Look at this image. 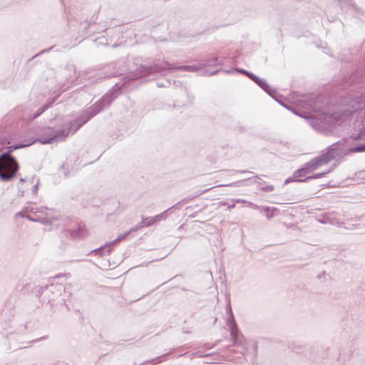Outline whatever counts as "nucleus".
I'll return each instance as SVG.
<instances>
[{
  "label": "nucleus",
  "instance_id": "20e7f679",
  "mask_svg": "<svg viewBox=\"0 0 365 365\" xmlns=\"http://www.w3.org/2000/svg\"><path fill=\"white\" fill-rule=\"evenodd\" d=\"M346 156V153H341L337 148H331V145H329L326 152H324L320 155L316 157L314 163L319 168L327 165L332 160H339Z\"/></svg>",
  "mask_w": 365,
  "mask_h": 365
},
{
  "label": "nucleus",
  "instance_id": "09e8293b",
  "mask_svg": "<svg viewBox=\"0 0 365 365\" xmlns=\"http://www.w3.org/2000/svg\"><path fill=\"white\" fill-rule=\"evenodd\" d=\"M24 181H25V179H24V178H20V182H24Z\"/></svg>",
  "mask_w": 365,
  "mask_h": 365
},
{
  "label": "nucleus",
  "instance_id": "b1692460",
  "mask_svg": "<svg viewBox=\"0 0 365 365\" xmlns=\"http://www.w3.org/2000/svg\"><path fill=\"white\" fill-rule=\"evenodd\" d=\"M154 218H153V217H143V220H144L145 222V225H146V227H148V226H150L152 225L153 224H154Z\"/></svg>",
  "mask_w": 365,
  "mask_h": 365
},
{
  "label": "nucleus",
  "instance_id": "4be33fe9",
  "mask_svg": "<svg viewBox=\"0 0 365 365\" xmlns=\"http://www.w3.org/2000/svg\"><path fill=\"white\" fill-rule=\"evenodd\" d=\"M26 218L28 219L30 221H33V222H36V221H39V220L38 219H34L33 217H31L30 215H27L26 216ZM40 222H41L42 223H44V224H51V220H48V219H43V220H41Z\"/></svg>",
  "mask_w": 365,
  "mask_h": 365
},
{
  "label": "nucleus",
  "instance_id": "a19ab883",
  "mask_svg": "<svg viewBox=\"0 0 365 365\" xmlns=\"http://www.w3.org/2000/svg\"><path fill=\"white\" fill-rule=\"evenodd\" d=\"M48 338V336H41L37 339H36L34 341H42V340H45Z\"/></svg>",
  "mask_w": 365,
  "mask_h": 365
},
{
  "label": "nucleus",
  "instance_id": "6ab92c4d",
  "mask_svg": "<svg viewBox=\"0 0 365 365\" xmlns=\"http://www.w3.org/2000/svg\"><path fill=\"white\" fill-rule=\"evenodd\" d=\"M53 287V282H52L50 284H46L44 287H40L36 291V295L39 297L40 295L43 293V290H47L50 289V292H53L51 288Z\"/></svg>",
  "mask_w": 365,
  "mask_h": 365
},
{
  "label": "nucleus",
  "instance_id": "473e14b6",
  "mask_svg": "<svg viewBox=\"0 0 365 365\" xmlns=\"http://www.w3.org/2000/svg\"><path fill=\"white\" fill-rule=\"evenodd\" d=\"M233 201L235 203H245V204H247V202H248L247 200H243V199H235V200H233Z\"/></svg>",
  "mask_w": 365,
  "mask_h": 365
},
{
  "label": "nucleus",
  "instance_id": "f8f14e48",
  "mask_svg": "<svg viewBox=\"0 0 365 365\" xmlns=\"http://www.w3.org/2000/svg\"><path fill=\"white\" fill-rule=\"evenodd\" d=\"M217 57L212 56L205 60H200L198 61L200 68L202 69L205 67H212L218 65Z\"/></svg>",
  "mask_w": 365,
  "mask_h": 365
},
{
  "label": "nucleus",
  "instance_id": "49530a36",
  "mask_svg": "<svg viewBox=\"0 0 365 365\" xmlns=\"http://www.w3.org/2000/svg\"><path fill=\"white\" fill-rule=\"evenodd\" d=\"M61 275H58V274H56L54 277H53V280L54 281L56 279L58 278L59 277H61Z\"/></svg>",
  "mask_w": 365,
  "mask_h": 365
},
{
  "label": "nucleus",
  "instance_id": "1a4fd4ad",
  "mask_svg": "<svg viewBox=\"0 0 365 365\" xmlns=\"http://www.w3.org/2000/svg\"><path fill=\"white\" fill-rule=\"evenodd\" d=\"M227 326H229L230 330V335L231 338L234 342L235 344L237 343V337H238V329L237 323L235 322L234 319V316L232 313L231 312L230 317L227 319Z\"/></svg>",
  "mask_w": 365,
  "mask_h": 365
},
{
  "label": "nucleus",
  "instance_id": "4468645a",
  "mask_svg": "<svg viewBox=\"0 0 365 365\" xmlns=\"http://www.w3.org/2000/svg\"><path fill=\"white\" fill-rule=\"evenodd\" d=\"M309 123L315 130H321L323 129L324 123L319 119L312 118L309 120Z\"/></svg>",
  "mask_w": 365,
  "mask_h": 365
},
{
  "label": "nucleus",
  "instance_id": "bb28decb",
  "mask_svg": "<svg viewBox=\"0 0 365 365\" xmlns=\"http://www.w3.org/2000/svg\"><path fill=\"white\" fill-rule=\"evenodd\" d=\"M24 211L26 212H34V213H36V212H41L37 208H34V207L30 206V205L24 207Z\"/></svg>",
  "mask_w": 365,
  "mask_h": 365
},
{
  "label": "nucleus",
  "instance_id": "f704fd0d",
  "mask_svg": "<svg viewBox=\"0 0 365 365\" xmlns=\"http://www.w3.org/2000/svg\"><path fill=\"white\" fill-rule=\"evenodd\" d=\"M18 187H19V195L21 197L24 196L25 190L20 186H18Z\"/></svg>",
  "mask_w": 365,
  "mask_h": 365
},
{
  "label": "nucleus",
  "instance_id": "5701e85b",
  "mask_svg": "<svg viewBox=\"0 0 365 365\" xmlns=\"http://www.w3.org/2000/svg\"><path fill=\"white\" fill-rule=\"evenodd\" d=\"M246 180H239V181H237V182H232L230 184L224 185L223 186H232V187L242 186V185H245Z\"/></svg>",
  "mask_w": 365,
  "mask_h": 365
},
{
  "label": "nucleus",
  "instance_id": "dca6fc26",
  "mask_svg": "<svg viewBox=\"0 0 365 365\" xmlns=\"http://www.w3.org/2000/svg\"><path fill=\"white\" fill-rule=\"evenodd\" d=\"M336 166V164L334 163L333 165V167L332 168L328 170L327 171H325V172H323V173H317V174H315V175H313L312 176H309V177H307L304 180H301L302 182H304V181H307L309 180H312V179H318V178H320L322 177H323L324 175L330 173L335 167Z\"/></svg>",
  "mask_w": 365,
  "mask_h": 365
},
{
  "label": "nucleus",
  "instance_id": "603ef678",
  "mask_svg": "<svg viewBox=\"0 0 365 365\" xmlns=\"http://www.w3.org/2000/svg\"><path fill=\"white\" fill-rule=\"evenodd\" d=\"M158 87H162V86H163V85L160 84V83H158Z\"/></svg>",
  "mask_w": 365,
  "mask_h": 365
},
{
  "label": "nucleus",
  "instance_id": "864d4df0",
  "mask_svg": "<svg viewBox=\"0 0 365 365\" xmlns=\"http://www.w3.org/2000/svg\"><path fill=\"white\" fill-rule=\"evenodd\" d=\"M62 288H63L62 286H60L59 291H61Z\"/></svg>",
  "mask_w": 365,
  "mask_h": 365
},
{
  "label": "nucleus",
  "instance_id": "0eeeda50",
  "mask_svg": "<svg viewBox=\"0 0 365 365\" xmlns=\"http://www.w3.org/2000/svg\"><path fill=\"white\" fill-rule=\"evenodd\" d=\"M130 232H126L123 234H121L118 235V237L115 240H113L112 242H107L103 246H101L97 249L92 250L91 253L94 255H102L103 252L105 250H106L107 253H110L112 247L116 245L118 242L124 240L128 236Z\"/></svg>",
  "mask_w": 365,
  "mask_h": 365
},
{
  "label": "nucleus",
  "instance_id": "7c9ffc66",
  "mask_svg": "<svg viewBox=\"0 0 365 365\" xmlns=\"http://www.w3.org/2000/svg\"><path fill=\"white\" fill-rule=\"evenodd\" d=\"M97 44H102V45H108V41L107 39H105V38H100L98 40H96Z\"/></svg>",
  "mask_w": 365,
  "mask_h": 365
},
{
  "label": "nucleus",
  "instance_id": "2f4dec72",
  "mask_svg": "<svg viewBox=\"0 0 365 365\" xmlns=\"http://www.w3.org/2000/svg\"><path fill=\"white\" fill-rule=\"evenodd\" d=\"M25 212H25V211H24V210L23 209L21 211H20V212H17V213L16 214V217H19H19H26V216L27 215H26V214H25Z\"/></svg>",
  "mask_w": 365,
  "mask_h": 365
},
{
  "label": "nucleus",
  "instance_id": "2eb2a0df",
  "mask_svg": "<svg viewBox=\"0 0 365 365\" xmlns=\"http://www.w3.org/2000/svg\"><path fill=\"white\" fill-rule=\"evenodd\" d=\"M85 228L82 226H78V227L71 231V235L72 237H83L85 235Z\"/></svg>",
  "mask_w": 365,
  "mask_h": 365
},
{
  "label": "nucleus",
  "instance_id": "5fc2aeb1",
  "mask_svg": "<svg viewBox=\"0 0 365 365\" xmlns=\"http://www.w3.org/2000/svg\"><path fill=\"white\" fill-rule=\"evenodd\" d=\"M134 365H136V364H134Z\"/></svg>",
  "mask_w": 365,
  "mask_h": 365
},
{
  "label": "nucleus",
  "instance_id": "7ed1b4c3",
  "mask_svg": "<svg viewBox=\"0 0 365 365\" xmlns=\"http://www.w3.org/2000/svg\"><path fill=\"white\" fill-rule=\"evenodd\" d=\"M116 97L117 95L114 91L108 92L96 103L83 110L74 121L66 123L64 125L65 128L69 133L72 131L74 133L91 118L108 108Z\"/></svg>",
  "mask_w": 365,
  "mask_h": 365
},
{
  "label": "nucleus",
  "instance_id": "f3484780",
  "mask_svg": "<svg viewBox=\"0 0 365 365\" xmlns=\"http://www.w3.org/2000/svg\"><path fill=\"white\" fill-rule=\"evenodd\" d=\"M317 221L322 224L331 223V214L328 212L324 213L321 217L317 219Z\"/></svg>",
  "mask_w": 365,
  "mask_h": 365
},
{
  "label": "nucleus",
  "instance_id": "58836bf2",
  "mask_svg": "<svg viewBox=\"0 0 365 365\" xmlns=\"http://www.w3.org/2000/svg\"><path fill=\"white\" fill-rule=\"evenodd\" d=\"M232 173H250V172L248 170H232Z\"/></svg>",
  "mask_w": 365,
  "mask_h": 365
},
{
  "label": "nucleus",
  "instance_id": "412c9836",
  "mask_svg": "<svg viewBox=\"0 0 365 365\" xmlns=\"http://www.w3.org/2000/svg\"><path fill=\"white\" fill-rule=\"evenodd\" d=\"M48 108V106L45 105L40 108L38 111L34 114L32 119H35L38 118L40 115H41L46 109Z\"/></svg>",
  "mask_w": 365,
  "mask_h": 365
},
{
  "label": "nucleus",
  "instance_id": "a211bd4d",
  "mask_svg": "<svg viewBox=\"0 0 365 365\" xmlns=\"http://www.w3.org/2000/svg\"><path fill=\"white\" fill-rule=\"evenodd\" d=\"M222 71L226 73H233V72H239L240 73L245 74L250 79V76H251L250 75H254V73H252L251 72H249V71H247L246 70L242 69V68H237L235 71H232V70H222Z\"/></svg>",
  "mask_w": 365,
  "mask_h": 365
},
{
  "label": "nucleus",
  "instance_id": "c03bdc74",
  "mask_svg": "<svg viewBox=\"0 0 365 365\" xmlns=\"http://www.w3.org/2000/svg\"><path fill=\"white\" fill-rule=\"evenodd\" d=\"M235 207V203H233V204H232V205L228 206V209L229 210L233 209Z\"/></svg>",
  "mask_w": 365,
  "mask_h": 365
},
{
  "label": "nucleus",
  "instance_id": "3c124183",
  "mask_svg": "<svg viewBox=\"0 0 365 365\" xmlns=\"http://www.w3.org/2000/svg\"><path fill=\"white\" fill-rule=\"evenodd\" d=\"M254 178H255V179H259V180H260V178H259L258 175H255Z\"/></svg>",
  "mask_w": 365,
  "mask_h": 365
},
{
  "label": "nucleus",
  "instance_id": "9d476101",
  "mask_svg": "<svg viewBox=\"0 0 365 365\" xmlns=\"http://www.w3.org/2000/svg\"><path fill=\"white\" fill-rule=\"evenodd\" d=\"M363 80L364 77L362 76H361L359 79V72L357 71L356 73L351 74L348 78L344 77L341 81V84L343 88H345L346 87L350 86L356 81H362Z\"/></svg>",
  "mask_w": 365,
  "mask_h": 365
},
{
  "label": "nucleus",
  "instance_id": "cd10ccee",
  "mask_svg": "<svg viewBox=\"0 0 365 365\" xmlns=\"http://www.w3.org/2000/svg\"><path fill=\"white\" fill-rule=\"evenodd\" d=\"M260 189L264 192H271L274 190V186L273 185H264L262 186Z\"/></svg>",
  "mask_w": 365,
  "mask_h": 365
},
{
  "label": "nucleus",
  "instance_id": "79ce46f5",
  "mask_svg": "<svg viewBox=\"0 0 365 365\" xmlns=\"http://www.w3.org/2000/svg\"><path fill=\"white\" fill-rule=\"evenodd\" d=\"M6 143L3 141H0V151L4 148Z\"/></svg>",
  "mask_w": 365,
  "mask_h": 365
},
{
  "label": "nucleus",
  "instance_id": "c9c22d12",
  "mask_svg": "<svg viewBox=\"0 0 365 365\" xmlns=\"http://www.w3.org/2000/svg\"><path fill=\"white\" fill-rule=\"evenodd\" d=\"M38 189V182H37L34 187H33V193H36L37 190Z\"/></svg>",
  "mask_w": 365,
  "mask_h": 365
},
{
  "label": "nucleus",
  "instance_id": "ddd939ff",
  "mask_svg": "<svg viewBox=\"0 0 365 365\" xmlns=\"http://www.w3.org/2000/svg\"><path fill=\"white\" fill-rule=\"evenodd\" d=\"M171 354L170 352L169 353H166V354H164L161 356H157L155 358H153L152 359H150V360H148L142 364H140V365H145L147 364H149L150 365H155L157 364H160L163 361H165L167 360L168 356H170Z\"/></svg>",
  "mask_w": 365,
  "mask_h": 365
},
{
  "label": "nucleus",
  "instance_id": "de8ad7c7",
  "mask_svg": "<svg viewBox=\"0 0 365 365\" xmlns=\"http://www.w3.org/2000/svg\"><path fill=\"white\" fill-rule=\"evenodd\" d=\"M267 217L269 219L272 217V215H270V214H267Z\"/></svg>",
  "mask_w": 365,
  "mask_h": 365
},
{
  "label": "nucleus",
  "instance_id": "a18cd8bd",
  "mask_svg": "<svg viewBox=\"0 0 365 365\" xmlns=\"http://www.w3.org/2000/svg\"><path fill=\"white\" fill-rule=\"evenodd\" d=\"M264 211L267 212V214H268L269 212V207H265Z\"/></svg>",
  "mask_w": 365,
  "mask_h": 365
},
{
  "label": "nucleus",
  "instance_id": "e433bc0d",
  "mask_svg": "<svg viewBox=\"0 0 365 365\" xmlns=\"http://www.w3.org/2000/svg\"><path fill=\"white\" fill-rule=\"evenodd\" d=\"M137 226L138 227L139 229L146 227L144 220H142Z\"/></svg>",
  "mask_w": 365,
  "mask_h": 365
},
{
  "label": "nucleus",
  "instance_id": "72a5a7b5",
  "mask_svg": "<svg viewBox=\"0 0 365 365\" xmlns=\"http://www.w3.org/2000/svg\"><path fill=\"white\" fill-rule=\"evenodd\" d=\"M247 205L248 206H250V207L253 208V209H258L259 208L257 205H256L255 203H252L251 202H249V201H248V202H247Z\"/></svg>",
  "mask_w": 365,
  "mask_h": 365
},
{
  "label": "nucleus",
  "instance_id": "39448f33",
  "mask_svg": "<svg viewBox=\"0 0 365 365\" xmlns=\"http://www.w3.org/2000/svg\"><path fill=\"white\" fill-rule=\"evenodd\" d=\"M315 162H316V160L314 158L312 160H310L309 162L307 163L304 168H302L298 169L296 171H294V173L292 174V175L290 176L289 178H288L284 181V184H287V183L294 182V181L301 182L300 181L301 180H299V178L304 177L307 174H308L319 168V166H317V165H315V163H314Z\"/></svg>",
  "mask_w": 365,
  "mask_h": 365
},
{
  "label": "nucleus",
  "instance_id": "f03ea898",
  "mask_svg": "<svg viewBox=\"0 0 365 365\" xmlns=\"http://www.w3.org/2000/svg\"><path fill=\"white\" fill-rule=\"evenodd\" d=\"M200 69L199 63L197 65L191 66H171V65L167 61H156L149 66L140 64L135 71L128 73L123 78V82L121 84H120V83H116L115 86L117 88V90H119L123 85L127 83L131 80L140 78H148L156 73L165 74L167 71L174 70L185 72H196Z\"/></svg>",
  "mask_w": 365,
  "mask_h": 365
},
{
  "label": "nucleus",
  "instance_id": "c756f323",
  "mask_svg": "<svg viewBox=\"0 0 365 365\" xmlns=\"http://www.w3.org/2000/svg\"><path fill=\"white\" fill-rule=\"evenodd\" d=\"M119 75H121V73H120L119 71H114L113 73H106L104 76V77L105 78H111L113 76H119Z\"/></svg>",
  "mask_w": 365,
  "mask_h": 365
},
{
  "label": "nucleus",
  "instance_id": "37998d69",
  "mask_svg": "<svg viewBox=\"0 0 365 365\" xmlns=\"http://www.w3.org/2000/svg\"><path fill=\"white\" fill-rule=\"evenodd\" d=\"M332 132V129L331 128H329V130L325 129V133L326 135H329V133Z\"/></svg>",
  "mask_w": 365,
  "mask_h": 365
},
{
  "label": "nucleus",
  "instance_id": "4c0bfd02",
  "mask_svg": "<svg viewBox=\"0 0 365 365\" xmlns=\"http://www.w3.org/2000/svg\"><path fill=\"white\" fill-rule=\"evenodd\" d=\"M27 329H28L27 324H24L22 326V327L21 328L20 331H22V332L23 331H26L27 330Z\"/></svg>",
  "mask_w": 365,
  "mask_h": 365
},
{
  "label": "nucleus",
  "instance_id": "ea45409f",
  "mask_svg": "<svg viewBox=\"0 0 365 365\" xmlns=\"http://www.w3.org/2000/svg\"><path fill=\"white\" fill-rule=\"evenodd\" d=\"M140 230L138 228V227L136 225L135 227H133L131 228L130 230H128V232H130V233L133 232H135L137 230Z\"/></svg>",
  "mask_w": 365,
  "mask_h": 365
},
{
  "label": "nucleus",
  "instance_id": "a878e982",
  "mask_svg": "<svg viewBox=\"0 0 365 365\" xmlns=\"http://www.w3.org/2000/svg\"><path fill=\"white\" fill-rule=\"evenodd\" d=\"M351 151L359 153L365 152V144H361L358 146L354 147Z\"/></svg>",
  "mask_w": 365,
  "mask_h": 365
},
{
  "label": "nucleus",
  "instance_id": "c85d7f7f",
  "mask_svg": "<svg viewBox=\"0 0 365 365\" xmlns=\"http://www.w3.org/2000/svg\"><path fill=\"white\" fill-rule=\"evenodd\" d=\"M220 71V69H216V70L212 71H209L208 70H205V71H203V75H205V76H212V75H215L217 73H218Z\"/></svg>",
  "mask_w": 365,
  "mask_h": 365
},
{
  "label": "nucleus",
  "instance_id": "9b49d317",
  "mask_svg": "<svg viewBox=\"0 0 365 365\" xmlns=\"http://www.w3.org/2000/svg\"><path fill=\"white\" fill-rule=\"evenodd\" d=\"M331 148H337L341 153H346V155L354 153L351 151L354 148H346V140L344 138L333 143Z\"/></svg>",
  "mask_w": 365,
  "mask_h": 365
},
{
  "label": "nucleus",
  "instance_id": "6e6552de",
  "mask_svg": "<svg viewBox=\"0 0 365 365\" xmlns=\"http://www.w3.org/2000/svg\"><path fill=\"white\" fill-rule=\"evenodd\" d=\"M250 79L253 81L256 84H257L260 88H262L267 93H268L270 96H272L273 98H274L277 102H279L283 107L290 109L289 106L284 104L283 103L278 101L277 98H274L273 94L275 93V91L272 89L271 87L269 86V84L267 83V81L263 79L260 78L256 75H250Z\"/></svg>",
  "mask_w": 365,
  "mask_h": 365
},
{
  "label": "nucleus",
  "instance_id": "aec40b11",
  "mask_svg": "<svg viewBox=\"0 0 365 365\" xmlns=\"http://www.w3.org/2000/svg\"><path fill=\"white\" fill-rule=\"evenodd\" d=\"M175 207V206H173V207ZM172 208H173V207H172ZM170 209H171V207H170V208H169L168 210H167L166 211H165V212H162V213H160V214H159V215H155V217H153V218H154V220H154V222H158V221H160V220H163V219H165V218H166V217H167V215H166V212H167L168 210H170Z\"/></svg>",
  "mask_w": 365,
  "mask_h": 365
},
{
  "label": "nucleus",
  "instance_id": "8fccbe9b",
  "mask_svg": "<svg viewBox=\"0 0 365 365\" xmlns=\"http://www.w3.org/2000/svg\"><path fill=\"white\" fill-rule=\"evenodd\" d=\"M118 46V44L114 43V44H113V46H113V48H115V47H117Z\"/></svg>",
  "mask_w": 365,
  "mask_h": 365
},
{
  "label": "nucleus",
  "instance_id": "f257e3e1",
  "mask_svg": "<svg viewBox=\"0 0 365 365\" xmlns=\"http://www.w3.org/2000/svg\"><path fill=\"white\" fill-rule=\"evenodd\" d=\"M38 134L41 136L36 140L25 144H16L9 146L6 152L0 155V180L1 181H11L19 171V164L16 158L11 155L14 150L29 146L35 142H39L41 144H48L63 141L68 135L69 131L66 130L64 126L60 130L46 127L42 129L41 133H38Z\"/></svg>",
  "mask_w": 365,
  "mask_h": 365
},
{
  "label": "nucleus",
  "instance_id": "423d86ee",
  "mask_svg": "<svg viewBox=\"0 0 365 365\" xmlns=\"http://www.w3.org/2000/svg\"><path fill=\"white\" fill-rule=\"evenodd\" d=\"M347 98H350V100L346 101V105L353 109L350 112L365 108V91L360 95H358V93L349 94Z\"/></svg>",
  "mask_w": 365,
  "mask_h": 365
},
{
  "label": "nucleus",
  "instance_id": "393cba45",
  "mask_svg": "<svg viewBox=\"0 0 365 365\" xmlns=\"http://www.w3.org/2000/svg\"><path fill=\"white\" fill-rule=\"evenodd\" d=\"M193 357H207L211 355V354H203L201 351H198L192 354Z\"/></svg>",
  "mask_w": 365,
  "mask_h": 365
}]
</instances>
